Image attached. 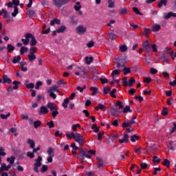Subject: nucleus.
Listing matches in <instances>:
<instances>
[{
	"instance_id": "58",
	"label": "nucleus",
	"mask_w": 176,
	"mask_h": 176,
	"mask_svg": "<svg viewBox=\"0 0 176 176\" xmlns=\"http://www.w3.org/2000/svg\"><path fill=\"white\" fill-rule=\"evenodd\" d=\"M144 31L145 36L148 37V35H149V34H151V29H148V28H144Z\"/></svg>"
},
{
	"instance_id": "45",
	"label": "nucleus",
	"mask_w": 176,
	"mask_h": 176,
	"mask_svg": "<svg viewBox=\"0 0 176 176\" xmlns=\"http://www.w3.org/2000/svg\"><path fill=\"white\" fill-rule=\"evenodd\" d=\"M131 126H133V124L131 123V122H123L122 124V126L124 128V129H126L127 127H131Z\"/></svg>"
},
{
	"instance_id": "9",
	"label": "nucleus",
	"mask_w": 176,
	"mask_h": 176,
	"mask_svg": "<svg viewBox=\"0 0 176 176\" xmlns=\"http://www.w3.org/2000/svg\"><path fill=\"white\" fill-rule=\"evenodd\" d=\"M47 108H49L50 111H51L58 109L57 105H56V104H54L53 102H48L47 104Z\"/></svg>"
},
{
	"instance_id": "36",
	"label": "nucleus",
	"mask_w": 176,
	"mask_h": 176,
	"mask_svg": "<svg viewBox=\"0 0 176 176\" xmlns=\"http://www.w3.org/2000/svg\"><path fill=\"white\" fill-rule=\"evenodd\" d=\"M41 124H42V122H41L40 120L35 121L33 123L34 129H38V127H41Z\"/></svg>"
},
{
	"instance_id": "1",
	"label": "nucleus",
	"mask_w": 176,
	"mask_h": 176,
	"mask_svg": "<svg viewBox=\"0 0 176 176\" xmlns=\"http://www.w3.org/2000/svg\"><path fill=\"white\" fill-rule=\"evenodd\" d=\"M42 157L39 155L37 159L35 160L36 163L34 165V173H39V167L42 166Z\"/></svg>"
},
{
	"instance_id": "5",
	"label": "nucleus",
	"mask_w": 176,
	"mask_h": 176,
	"mask_svg": "<svg viewBox=\"0 0 176 176\" xmlns=\"http://www.w3.org/2000/svg\"><path fill=\"white\" fill-rule=\"evenodd\" d=\"M111 113L112 116H115V118H118L120 115V110L116 107H112L111 109Z\"/></svg>"
},
{
	"instance_id": "29",
	"label": "nucleus",
	"mask_w": 176,
	"mask_h": 176,
	"mask_svg": "<svg viewBox=\"0 0 176 176\" xmlns=\"http://www.w3.org/2000/svg\"><path fill=\"white\" fill-rule=\"evenodd\" d=\"M28 144H29L31 149H34L35 148V142H34V140L29 139L28 140Z\"/></svg>"
},
{
	"instance_id": "14",
	"label": "nucleus",
	"mask_w": 176,
	"mask_h": 176,
	"mask_svg": "<svg viewBox=\"0 0 176 176\" xmlns=\"http://www.w3.org/2000/svg\"><path fill=\"white\" fill-rule=\"evenodd\" d=\"M86 155V151L80 148V153L77 155V157H81L82 160H85V156Z\"/></svg>"
},
{
	"instance_id": "25",
	"label": "nucleus",
	"mask_w": 176,
	"mask_h": 176,
	"mask_svg": "<svg viewBox=\"0 0 176 176\" xmlns=\"http://www.w3.org/2000/svg\"><path fill=\"white\" fill-rule=\"evenodd\" d=\"M69 19H70V24H72L73 25H75V24H78V19H76L75 16H71Z\"/></svg>"
},
{
	"instance_id": "20",
	"label": "nucleus",
	"mask_w": 176,
	"mask_h": 176,
	"mask_svg": "<svg viewBox=\"0 0 176 176\" xmlns=\"http://www.w3.org/2000/svg\"><path fill=\"white\" fill-rule=\"evenodd\" d=\"M168 0H160L158 3V8H162L164 6H167V2Z\"/></svg>"
},
{
	"instance_id": "23",
	"label": "nucleus",
	"mask_w": 176,
	"mask_h": 176,
	"mask_svg": "<svg viewBox=\"0 0 176 176\" xmlns=\"http://www.w3.org/2000/svg\"><path fill=\"white\" fill-rule=\"evenodd\" d=\"M61 21L60 19L55 18L50 21V25H54V24H60Z\"/></svg>"
},
{
	"instance_id": "33",
	"label": "nucleus",
	"mask_w": 176,
	"mask_h": 176,
	"mask_svg": "<svg viewBox=\"0 0 176 176\" xmlns=\"http://www.w3.org/2000/svg\"><path fill=\"white\" fill-rule=\"evenodd\" d=\"M123 68L124 75H127L131 72L130 67H126V66H124Z\"/></svg>"
},
{
	"instance_id": "7",
	"label": "nucleus",
	"mask_w": 176,
	"mask_h": 176,
	"mask_svg": "<svg viewBox=\"0 0 176 176\" xmlns=\"http://www.w3.org/2000/svg\"><path fill=\"white\" fill-rule=\"evenodd\" d=\"M129 136L127 133H124V136L122 139H119L118 140V142L120 144H127V142H129Z\"/></svg>"
},
{
	"instance_id": "60",
	"label": "nucleus",
	"mask_w": 176,
	"mask_h": 176,
	"mask_svg": "<svg viewBox=\"0 0 176 176\" xmlns=\"http://www.w3.org/2000/svg\"><path fill=\"white\" fill-rule=\"evenodd\" d=\"M168 54L171 57L172 60H175L176 52L174 54V51H171L168 53Z\"/></svg>"
},
{
	"instance_id": "3",
	"label": "nucleus",
	"mask_w": 176,
	"mask_h": 176,
	"mask_svg": "<svg viewBox=\"0 0 176 176\" xmlns=\"http://www.w3.org/2000/svg\"><path fill=\"white\" fill-rule=\"evenodd\" d=\"M34 35H32V34L31 33H27L24 35V37L25 38H22L21 39V42L23 43V45H24L25 46H27V45H28V43H30V39H32V36Z\"/></svg>"
},
{
	"instance_id": "19",
	"label": "nucleus",
	"mask_w": 176,
	"mask_h": 176,
	"mask_svg": "<svg viewBox=\"0 0 176 176\" xmlns=\"http://www.w3.org/2000/svg\"><path fill=\"white\" fill-rule=\"evenodd\" d=\"M68 104H69V98H66L64 99L63 102L62 104V107L66 109V108H68Z\"/></svg>"
},
{
	"instance_id": "39",
	"label": "nucleus",
	"mask_w": 176,
	"mask_h": 176,
	"mask_svg": "<svg viewBox=\"0 0 176 176\" xmlns=\"http://www.w3.org/2000/svg\"><path fill=\"white\" fill-rule=\"evenodd\" d=\"M15 159L16 157L14 156H11L7 158V162H9L10 164H14Z\"/></svg>"
},
{
	"instance_id": "59",
	"label": "nucleus",
	"mask_w": 176,
	"mask_h": 176,
	"mask_svg": "<svg viewBox=\"0 0 176 176\" xmlns=\"http://www.w3.org/2000/svg\"><path fill=\"white\" fill-rule=\"evenodd\" d=\"M6 164H2L0 168L1 171H8Z\"/></svg>"
},
{
	"instance_id": "54",
	"label": "nucleus",
	"mask_w": 176,
	"mask_h": 176,
	"mask_svg": "<svg viewBox=\"0 0 176 176\" xmlns=\"http://www.w3.org/2000/svg\"><path fill=\"white\" fill-rule=\"evenodd\" d=\"M10 116V113H8L6 115L5 114H0V118L2 119L6 120Z\"/></svg>"
},
{
	"instance_id": "48",
	"label": "nucleus",
	"mask_w": 176,
	"mask_h": 176,
	"mask_svg": "<svg viewBox=\"0 0 176 176\" xmlns=\"http://www.w3.org/2000/svg\"><path fill=\"white\" fill-rule=\"evenodd\" d=\"M166 115H168V109H167V107H164L162 111V116H166Z\"/></svg>"
},
{
	"instance_id": "2",
	"label": "nucleus",
	"mask_w": 176,
	"mask_h": 176,
	"mask_svg": "<svg viewBox=\"0 0 176 176\" xmlns=\"http://www.w3.org/2000/svg\"><path fill=\"white\" fill-rule=\"evenodd\" d=\"M114 65H116V68H120V67L123 68L126 67V58L123 56L119 57L118 61L115 62Z\"/></svg>"
},
{
	"instance_id": "47",
	"label": "nucleus",
	"mask_w": 176,
	"mask_h": 176,
	"mask_svg": "<svg viewBox=\"0 0 176 176\" xmlns=\"http://www.w3.org/2000/svg\"><path fill=\"white\" fill-rule=\"evenodd\" d=\"M108 3V8H109L110 9L115 8V1H113L112 0H109Z\"/></svg>"
},
{
	"instance_id": "63",
	"label": "nucleus",
	"mask_w": 176,
	"mask_h": 176,
	"mask_svg": "<svg viewBox=\"0 0 176 176\" xmlns=\"http://www.w3.org/2000/svg\"><path fill=\"white\" fill-rule=\"evenodd\" d=\"M111 91V89L107 87L103 88V93L104 94H108Z\"/></svg>"
},
{
	"instance_id": "62",
	"label": "nucleus",
	"mask_w": 176,
	"mask_h": 176,
	"mask_svg": "<svg viewBox=\"0 0 176 176\" xmlns=\"http://www.w3.org/2000/svg\"><path fill=\"white\" fill-rule=\"evenodd\" d=\"M115 93H116V89H113L111 92H110V96L113 98H116V95H115Z\"/></svg>"
},
{
	"instance_id": "13",
	"label": "nucleus",
	"mask_w": 176,
	"mask_h": 176,
	"mask_svg": "<svg viewBox=\"0 0 176 176\" xmlns=\"http://www.w3.org/2000/svg\"><path fill=\"white\" fill-rule=\"evenodd\" d=\"M170 17H176V13L170 12L164 14V19L166 20H168V19H170Z\"/></svg>"
},
{
	"instance_id": "61",
	"label": "nucleus",
	"mask_w": 176,
	"mask_h": 176,
	"mask_svg": "<svg viewBox=\"0 0 176 176\" xmlns=\"http://www.w3.org/2000/svg\"><path fill=\"white\" fill-rule=\"evenodd\" d=\"M0 156H6V153H5V148L3 147H0Z\"/></svg>"
},
{
	"instance_id": "37",
	"label": "nucleus",
	"mask_w": 176,
	"mask_h": 176,
	"mask_svg": "<svg viewBox=\"0 0 176 176\" xmlns=\"http://www.w3.org/2000/svg\"><path fill=\"white\" fill-rule=\"evenodd\" d=\"M48 91L53 92V91H58V86L54 85H52L51 89H48Z\"/></svg>"
},
{
	"instance_id": "8",
	"label": "nucleus",
	"mask_w": 176,
	"mask_h": 176,
	"mask_svg": "<svg viewBox=\"0 0 176 176\" xmlns=\"http://www.w3.org/2000/svg\"><path fill=\"white\" fill-rule=\"evenodd\" d=\"M47 113H49V110L47 109V107L45 106H41L38 112V115H46Z\"/></svg>"
},
{
	"instance_id": "38",
	"label": "nucleus",
	"mask_w": 176,
	"mask_h": 176,
	"mask_svg": "<svg viewBox=\"0 0 176 176\" xmlns=\"http://www.w3.org/2000/svg\"><path fill=\"white\" fill-rule=\"evenodd\" d=\"M91 129L94 130V133H98V131H100V126H97V124H94L91 126Z\"/></svg>"
},
{
	"instance_id": "10",
	"label": "nucleus",
	"mask_w": 176,
	"mask_h": 176,
	"mask_svg": "<svg viewBox=\"0 0 176 176\" xmlns=\"http://www.w3.org/2000/svg\"><path fill=\"white\" fill-rule=\"evenodd\" d=\"M142 47L146 52H149V50H151V45H149V42L148 41V40L145 41L142 43Z\"/></svg>"
},
{
	"instance_id": "51",
	"label": "nucleus",
	"mask_w": 176,
	"mask_h": 176,
	"mask_svg": "<svg viewBox=\"0 0 176 176\" xmlns=\"http://www.w3.org/2000/svg\"><path fill=\"white\" fill-rule=\"evenodd\" d=\"M115 75H120V70L115 69L111 72V76H115Z\"/></svg>"
},
{
	"instance_id": "31",
	"label": "nucleus",
	"mask_w": 176,
	"mask_h": 176,
	"mask_svg": "<svg viewBox=\"0 0 176 176\" xmlns=\"http://www.w3.org/2000/svg\"><path fill=\"white\" fill-rule=\"evenodd\" d=\"M95 109L96 111H100V109L101 111H104V109H105V105L102 104V103H100L98 107H95Z\"/></svg>"
},
{
	"instance_id": "18",
	"label": "nucleus",
	"mask_w": 176,
	"mask_h": 176,
	"mask_svg": "<svg viewBox=\"0 0 176 176\" xmlns=\"http://www.w3.org/2000/svg\"><path fill=\"white\" fill-rule=\"evenodd\" d=\"M7 49H8V53H12V52H14V50H16V47L13 46V45L12 44H8Z\"/></svg>"
},
{
	"instance_id": "43",
	"label": "nucleus",
	"mask_w": 176,
	"mask_h": 176,
	"mask_svg": "<svg viewBox=\"0 0 176 176\" xmlns=\"http://www.w3.org/2000/svg\"><path fill=\"white\" fill-rule=\"evenodd\" d=\"M119 14H127V8H120L119 10Z\"/></svg>"
},
{
	"instance_id": "44",
	"label": "nucleus",
	"mask_w": 176,
	"mask_h": 176,
	"mask_svg": "<svg viewBox=\"0 0 176 176\" xmlns=\"http://www.w3.org/2000/svg\"><path fill=\"white\" fill-rule=\"evenodd\" d=\"M123 113H127V112H133V110H131L130 109V106H126L123 111H122Z\"/></svg>"
},
{
	"instance_id": "41",
	"label": "nucleus",
	"mask_w": 176,
	"mask_h": 176,
	"mask_svg": "<svg viewBox=\"0 0 176 176\" xmlns=\"http://www.w3.org/2000/svg\"><path fill=\"white\" fill-rule=\"evenodd\" d=\"M11 14L12 17H16L19 14V8L14 7V12Z\"/></svg>"
},
{
	"instance_id": "57",
	"label": "nucleus",
	"mask_w": 176,
	"mask_h": 176,
	"mask_svg": "<svg viewBox=\"0 0 176 176\" xmlns=\"http://www.w3.org/2000/svg\"><path fill=\"white\" fill-rule=\"evenodd\" d=\"M48 167L47 165H43L41 169V173H46L47 171Z\"/></svg>"
},
{
	"instance_id": "56",
	"label": "nucleus",
	"mask_w": 176,
	"mask_h": 176,
	"mask_svg": "<svg viewBox=\"0 0 176 176\" xmlns=\"http://www.w3.org/2000/svg\"><path fill=\"white\" fill-rule=\"evenodd\" d=\"M57 115H58V111H57V109L52 111V116L54 119L57 116Z\"/></svg>"
},
{
	"instance_id": "17",
	"label": "nucleus",
	"mask_w": 176,
	"mask_h": 176,
	"mask_svg": "<svg viewBox=\"0 0 176 176\" xmlns=\"http://www.w3.org/2000/svg\"><path fill=\"white\" fill-rule=\"evenodd\" d=\"M85 60L86 61V64H87V65H90V64H91V63H93V61L94 60V58H93V56H86L85 58Z\"/></svg>"
},
{
	"instance_id": "42",
	"label": "nucleus",
	"mask_w": 176,
	"mask_h": 176,
	"mask_svg": "<svg viewBox=\"0 0 176 176\" xmlns=\"http://www.w3.org/2000/svg\"><path fill=\"white\" fill-rule=\"evenodd\" d=\"M133 10L136 14H139V16H144V14H142L141 12H140V10H138V8L133 7Z\"/></svg>"
},
{
	"instance_id": "30",
	"label": "nucleus",
	"mask_w": 176,
	"mask_h": 176,
	"mask_svg": "<svg viewBox=\"0 0 176 176\" xmlns=\"http://www.w3.org/2000/svg\"><path fill=\"white\" fill-rule=\"evenodd\" d=\"M140 138H141L140 136L133 135L131 136V142H135V141H139Z\"/></svg>"
},
{
	"instance_id": "34",
	"label": "nucleus",
	"mask_w": 176,
	"mask_h": 176,
	"mask_svg": "<svg viewBox=\"0 0 176 176\" xmlns=\"http://www.w3.org/2000/svg\"><path fill=\"white\" fill-rule=\"evenodd\" d=\"M47 153L49 156L54 157V150L53 149V148L52 147L48 148Z\"/></svg>"
},
{
	"instance_id": "53",
	"label": "nucleus",
	"mask_w": 176,
	"mask_h": 176,
	"mask_svg": "<svg viewBox=\"0 0 176 176\" xmlns=\"http://www.w3.org/2000/svg\"><path fill=\"white\" fill-rule=\"evenodd\" d=\"M120 50L122 53H124V52H127V45H122L120 47Z\"/></svg>"
},
{
	"instance_id": "64",
	"label": "nucleus",
	"mask_w": 176,
	"mask_h": 176,
	"mask_svg": "<svg viewBox=\"0 0 176 176\" xmlns=\"http://www.w3.org/2000/svg\"><path fill=\"white\" fill-rule=\"evenodd\" d=\"M173 127L170 130V133L173 134V133H174L176 131V123L174 122L173 123Z\"/></svg>"
},
{
	"instance_id": "11",
	"label": "nucleus",
	"mask_w": 176,
	"mask_h": 176,
	"mask_svg": "<svg viewBox=\"0 0 176 176\" xmlns=\"http://www.w3.org/2000/svg\"><path fill=\"white\" fill-rule=\"evenodd\" d=\"M71 135H73L74 140H75V141H78L80 138H83V135H82V134H80L79 133H75L74 132H71Z\"/></svg>"
},
{
	"instance_id": "12",
	"label": "nucleus",
	"mask_w": 176,
	"mask_h": 176,
	"mask_svg": "<svg viewBox=\"0 0 176 176\" xmlns=\"http://www.w3.org/2000/svg\"><path fill=\"white\" fill-rule=\"evenodd\" d=\"M3 83H8V85H11L12 83V79L9 78V77H8V75L4 74L3 76V80H2Z\"/></svg>"
},
{
	"instance_id": "40",
	"label": "nucleus",
	"mask_w": 176,
	"mask_h": 176,
	"mask_svg": "<svg viewBox=\"0 0 176 176\" xmlns=\"http://www.w3.org/2000/svg\"><path fill=\"white\" fill-rule=\"evenodd\" d=\"M80 124H74L72 126V130H73V131H76V130H78V129H80Z\"/></svg>"
},
{
	"instance_id": "50",
	"label": "nucleus",
	"mask_w": 176,
	"mask_h": 176,
	"mask_svg": "<svg viewBox=\"0 0 176 176\" xmlns=\"http://www.w3.org/2000/svg\"><path fill=\"white\" fill-rule=\"evenodd\" d=\"M28 14L29 15V17L30 19H32L34 17V14H35V11L32 10H29L28 12Z\"/></svg>"
},
{
	"instance_id": "15",
	"label": "nucleus",
	"mask_w": 176,
	"mask_h": 176,
	"mask_svg": "<svg viewBox=\"0 0 176 176\" xmlns=\"http://www.w3.org/2000/svg\"><path fill=\"white\" fill-rule=\"evenodd\" d=\"M107 35L111 41H115L118 38V36L113 32H108Z\"/></svg>"
},
{
	"instance_id": "49",
	"label": "nucleus",
	"mask_w": 176,
	"mask_h": 176,
	"mask_svg": "<svg viewBox=\"0 0 176 176\" xmlns=\"http://www.w3.org/2000/svg\"><path fill=\"white\" fill-rule=\"evenodd\" d=\"M14 8H17L20 5V0H12Z\"/></svg>"
},
{
	"instance_id": "28",
	"label": "nucleus",
	"mask_w": 176,
	"mask_h": 176,
	"mask_svg": "<svg viewBox=\"0 0 176 176\" xmlns=\"http://www.w3.org/2000/svg\"><path fill=\"white\" fill-rule=\"evenodd\" d=\"M38 52L36 47H30L29 50V54H35Z\"/></svg>"
},
{
	"instance_id": "46",
	"label": "nucleus",
	"mask_w": 176,
	"mask_h": 176,
	"mask_svg": "<svg viewBox=\"0 0 176 176\" xmlns=\"http://www.w3.org/2000/svg\"><path fill=\"white\" fill-rule=\"evenodd\" d=\"M162 164L165 166V167H167V168H170V162L167 159L164 160Z\"/></svg>"
},
{
	"instance_id": "32",
	"label": "nucleus",
	"mask_w": 176,
	"mask_h": 176,
	"mask_svg": "<svg viewBox=\"0 0 176 176\" xmlns=\"http://www.w3.org/2000/svg\"><path fill=\"white\" fill-rule=\"evenodd\" d=\"M134 83H135V79H134V78H131L129 80L128 86H129V87H133V86L134 85Z\"/></svg>"
},
{
	"instance_id": "22",
	"label": "nucleus",
	"mask_w": 176,
	"mask_h": 176,
	"mask_svg": "<svg viewBox=\"0 0 176 176\" xmlns=\"http://www.w3.org/2000/svg\"><path fill=\"white\" fill-rule=\"evenodd\" d=\"M20 61H21V56L20 55L14 57L12 60L13 64H17V63H20Z\"/></svg>"
},
{
	"instance_id": "6",
	"label": "nucleus",
	"mask_w": 176,
	"mask_h": 176,
	"mask_svg": "<svg viewBox=\"0 0 176 176\" xmlns=\"http://www.w3.org/2000/svg\"><path fill=\"white\" fill-rule=\"evenodd\" d=\"M76 32L77 34H85V32H86L87 31V28L86 27L80 25H78L77 28H76Z\"/></svg>"
},
{
	"instance_id": "21",
	"label": "nucleus",
	"mask_w": 176,
	"mask_h": 176,
	"mask_svg": "<svg viewBox=\"0 0 176 176\" xmlns=\"http://www.w3.org/2000/svg\"><path fill=\"white\" fill-rule=\"evenodd\" d=\"M89 90H91V91H93L91 96H96V94H98V88L96 87H91L89 88Z\"/></svg>"
},
{
	"instance_id": "27",
	"label": "nucleus",
	"mask_w": 176,
	"mask_h": 176,
	"mask_svg": "<svg viewBox=\"0 0 176 176\" xmlns=\"http://www.w3.org/2000/svg\"><path fill=\"white\" fill-rule=\"evenodd\" d=\"M36 43H37L36 39L35 38V36L33 35L31 38L30 45V46H36Z\"/></svg>"
},
{
	"instance_id": "35",
	"label": "nucleus",
	"mask_w": 176,
	"mask_h": 176,
	"mask_svg": "<svg viewBox=\"0 0 176 176\" xmlns=\"http://www.w3.org/2000/svg\"><path fill=\"white\" fill-rule=\"evenodd\" d=\"M28 52V48L25 47H21L20 49V53L21 56H23L25 53H27Z\"/></svg>"
},
{
	"instance_id": "52",
	"label": "nucleus",
	"mask_w": 176,
	"mask_h": 176,
	"mask_svg": "<svg viewBox=\"0 0 176 176\" xmlns=\"http://www.w3.org/2000/svg\"><path fill=\"white\" fill-rule=\"evenodd\" d=\"M76 142H78L79 145H83V144H85V139L83 138V137L80 138L78 140H76Z\"/></svg>"
},
{
	"instance_id": "26",
	"label": "nucleus",
	"mask_w": 176,
	"mask_h": 176,
	"mask_svg": "<svg viewBox=\"0 0 176 176\" xmlns=\"http://www.w3.org/2000/svg\"><path fill=\"white\" fill-rule=\"evenodd\" d=\"M28 58L29 61L32 62V61H34V60H36V55L29 54L28 55Z\"/></svg>"
},
{
	"instance_id": "24",
	"label": "nucleus",
	"mask_w": 176,
	"mask_h": 176,
	"mask_svg": "<svg viewBox=\"0 0 176 176\" xmlns=\"http://www.w3.org/2000/svg\"><path fill=\"white\" fill-rule=\"evenodd\" d=\"M162 26L160 25L156 24L153 26L152 31L153 32H157L160 30H161Z\"/></svg>"
},
{
	"instance_id": "55",
	"label": "nucleus",
	"mask_w": 176,
	"mask_h": 176,
	"mask_svg": "<svg viewBox=\"0 0 176 176\" xmlns=\"http://www.w3.org/2000/svg\"><path fill=\"white\" fill-rule=\"evenodd\" d=\"M47 126H49V129H53L54 127V122L50 121L46 123Z\"/></svg>"
},
{
	"instance_id": "4",
	"label": "nucleus",
	"mask_w": 176,
	"mask_h": 176,
	"mask_svg": "<svg viewBox=\"0 0 176 176\" xmlns=\"http://www.w3.org/2000/svg\"><path fill=\"white\" fill-rule=\"evenodd\" d=\"M54 3H55V6H57V8H61V6H63L64 5H67L68 2H69V0H53Z\"/></svg>"
},
{
	"instance_id": "16",
	"label": "nucleus",
	"mask_w": 176,
	"mask_h": 176,
	"mask_svg": "<svg viewBox=\"0 0 176 176\" xmlns=\"http://www.w3.org/2000/svg\"><path fill=\"white\" fill-rule=\"evenodd\" d=\"M65 30H67V27H65V25H62L56 30V32H58V34H63V32H65Z\"/></svg>"
}]
</instances>
